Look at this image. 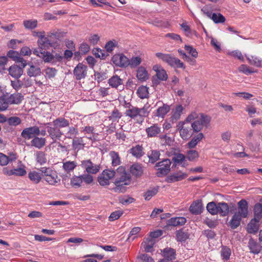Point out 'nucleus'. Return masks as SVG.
Returning <instances> with one entry per match:
<instances>
[{
    "mask_svg": "<svg viewBox=\"0 0 262 262\" xmlns=\"http://www.w3.org/2000/svg\"><path fill=\"white\" fill-rule=\"evenodd\" d=\"M160 154L158 150H152L150 154L148 155L149 162L154 163L157 161L160 158Z\"/></svg>",
    "mask_w": 262,
    "mask_h": 262,
    "instance_id": "e2e57ef3",
    "label": "nucleus"
},
{
    "mask_svg": "<svg viewBox=\"0 0 262 262\" xmlns=\"http://www.w3.org/2000/svg\"><path fill=\"white\" fill-rule=\"evenodd\" d=\"M163 256L168 260H172L176 258V251L174 249L167 247L162 251Z\"/></svg>",
    "mask_w": 262,
    "mask_h": 262,
    "instance_id": "a878e982",
    "label": "nucleus"
},
{
    "mask_svg": "<svg viewBox=\"0 0 262 262\" xmlns=\"http://www.w3.org/2000/svg\"><path fill=\"white\" fill-rule=\"evenodd\" d=\"M153 70L156 72V75L159 80L165 81L167 79L168 76L166 72L161 67L158 65L154 66Z\"/></svg>",
    "mask_w": 262,
    "mask_h": 262,
    "instance_id": "473e14b6",
    "label": "nucleus"
},
{
    "mask_svg": "<svg viewBox=\"0 0 262 262\" xmlns=\"http://www.w3.org/2000/svg\"><path fill=\"white\" fill-rule=\"evenodd\" d=\"M23 66L19 67L16 64L11 66L8 69L9 74L15 78H19L23 74Z\"/></svg>",
    "mask_w": 262,
    "mask_h": 262,
    "instance_id": "aec40b11",
    "label": "nucleus"
},
{
    "mask_svg": "<svg viewBox=\"0 0 262 262\" xmlns=\"http://www.w3.org/2000/svg\"><path fill=\"white\" fill-rule=\"evenodd\" d=\"M162 103V106H159L155 112V116L159 118H164L166 115L170 111V106L167 104H164L161 101L157 102L156 105Z\"/></svg>",
    "mask_w": 262,
    "mask_h": 262,
    "instance_id": "f3484780",
    "label": "nucleus"
},
{
    "mask_svg": "<svg viewBox=\"0 0 262 262\" xmlns=\"http://www.w3.org/2000/svg\"><path fill=\"white\" fill-rule=\"evenodd\" d=\"M219 213L221 216H226L229 212V207L225 202H220L218 203Z\"/></svg>",
    "mask_w": 262,
    "mask_h": 262,
    "instance_id": "ea45409f",
    "label": "nucleus"
},
{
    "mask_svg": "<svg viewBox=\"0 0 262 262\" xmlns=\"http://www.w3.org/2000/svg\"><path fill=\"white\" fill-rule=\"evenodd\" d=\"M45 62H52L53 54L49 51L43 50L41 58Z\"/></svg>",
    "mask_w": 262,
    "mask_h": 262,
    "instance_id": "052dcab7",
    "label": "nucleus"
},
{
    "mask_svg": "<svg viewBox=\"0 0 262 262\" xmlns=\"http://www.w3.org/2000/svg\"><path fill=\"white\" fill-rule=\"evenodd\" d=\"M81 166L84 169L86 174H96L99 172L100 166L99 165L94 164L91 160H82L81 162Z\"/></svg>",
    "mask_w": 262,
    "mask_h": 262,
    "instance_id": "0eeeda50",
    "label": "nucleus"
},
{
    "mask_svg": "<svg viewBox=\"0 0 262 262\" xmlns=\"http://www.w3.org/2000/svg\"><path fill=\"white\" fill-rule=\"evenodd\" d=\"M39 135V128L37 126L26 128L21 133V136L26 140H30Z\"/></svg>",
    "mask_w": 262,
    "mask_h": 262,
    "instance_id": "9d476101",
    "label": "nucleus"
},
{
    "mask_svg": "<svg viewBox=\"0 0 262 262\" xmlns=\"http://www.w3.org/2000/svg\"><path fill=\"white\" fill-rule=\"evenodd\" d=\"M16 155L14 153H11L9 156L0 152V165L2 166L7 165L9 162L14 161L16 159Z\"/></svg>",
    "mask_w": 262,
    "mask_h": 262,
    "instance_id": "bb28decb",
    "label": "nucleus"
},
{
    "mask_svg": "<svg viewBox=\"0 0 262 262\" xmlns=\"http://www.w3.org/2000/svg\"><path fill=\"white\" fill-rule=\"evenodd\" d=\"M36 160L40 165H42L46 163L47 159L45 154L41 151H38L35 155Z\"/></svg>",
    "mask_w": 262,
    "mask_h": 262,
    "instance_id": "338daca9",
    "label": "nucleus"
},
{
    "mask_svg": "<svg viewBox=\"0 0 262 262\" xmlns=\"http://www.w3.org/2000/svg\"><path fill=\"white\" fill-rule=\"evenodd\" d=\"M159 191V187H155L148 189L143 195L146 201L150 200L152 197L155 196Z\"/></svg>",
    "mask_w": 262,
    "mask_h": 262,
    "instance_id": "c03bdc74",
    "label": "nucleus"
},
{
    "mask_svg": "<svg viewBox=\"0 0 262 262\" xmlns=\"http://www.w3.org/2000/svg\"><path fill=\"white\" fill-rule=\"evenodd\" d=\"M112 61L117 67L126 68L129 66V59L123 54H116L112 57Z\"/></svg>",
    "mask_w": 262,
    "mask_h": 262,
    "instance_id": "1a4fd4ad",
    "label": "nucleus"
},
{
    "mask_svg": "<svg viewBox=\"0 0 262 262\" xmlns=\"http://www.w3.org/2000/svg\"><path fill=\"white\" fill-rule=\"evenodd\" d=\"M28 178L33 183L36 184L40 182L42 179V174L38 171L32 170L29 172Z\"/></svg>",
    "mask_w": 262,
    "mask_h": 262,
    "instance_id": "7c9ffc66",
    "label": "nucleus"
},
{
    "mask_svg": "<svg viewBox=\"0 0 262 262\" xmlns=\"http://www.w3.org/2000/svg\"><path fill=\"white\" fill-rule=\"evenodd\" d=\"M185 159L186 156L180 153L175 154L172 158V160L176 164H181L183 167L185 166Z\"/></svg>",
    "mask_w": 262,
    "mask_h": 262,
    "instance_id": "864d4df0",
    "label": "nucleus"
},
{
    "mask_svg": "<svg viewBox=\"0 0 262 262\" xmlns=\"http://www.w3.org/2000/svg\"><path fill=\"white\" fill-rule=\"evenodd\" d=\"M238 211L235 214H238L243 218H246L248 215V203L245 200H241L238 203Z\"/></svg>",
    "mask_w": 262,
    "mask_h": 262,
    "instance_id": "2eb2a0df",
    "label": "nucleus"
},
{
    "mask_svg": "<svg viewBox=\"0 0 262 262\" xmlns=\"http://www.w3.org/2000/svg\"><path fill=\"white\" fill-rule=\"evenodd\" d=\"M109 155L111 158L112 166H117L120 164V163H121L120 157L118 152H117L115 151H111L110 152Z\"/></svg>",
    "mask_w": 262,
    "mask_h": 262,
    "instance_id": "49530a36",
    "label": "nucleus"
},
{
    "mask_svg": "<svg viewBox=\"0 0 262 262\" xmlns=\"http://www.w3.org/2000/svg\"><path fill=\"white\" fill-rule=\"evenodd\" d=\"M54 126L57 128L66 127L69 126V121L63 117H59L53 121Z\"/></svg>",
    "mask_w": 262,
    "mask_h": 262,
    "instance_id": "58836bf2",
    "label": "nucleus"
},
{
    "mask_svg": "<svg viewBox=\"0 0 262 262\" xmlns=\"http://www.w3.org/2000/svg\"><path fill=\"white\" fill-rule=\"evenodd\" d=\"M171 164V161L168 159H164L157 163L156 165V167H158L157 176L158 177H162L167 174L170 170V167Z\"/></svg>",
    "mask_w": 262,
    "mask_h": 262,
    "instance_id": "6e6552de",
    "label": "nucleus"
},
{
    "mask_svg": "<svg viewBox=\"0 0 262 262\" xmlns=\"http://www.w3.org/2000/svg\"><path fill=\"white\" fill-rule=\"evenodd\" d=\"M121 113L117 109L115 108L112 112L111 116L108 117L109 120L112 121H118L122 117Z\"/></svg>",
    "mask_w": 262,
    "mask_h": 262,
    "instance_id": "69168bd1",
    "label": "nucleus"
},
{
    "mask_svg": "<svg viewBox=\"0 0 262 262\" xmlns=\"http://www.w3.org/2000/svg\"><path fill=\"white\" fill-rule=\"evenodd\" d=\"M242 218L238 214L234 213L229 222V225L231 228L232 229L237 228L240 225Z\"/></svg>",
    "mask_w": 262,
    "mask_h": 262,
    "instance_id": "4c0bfd02",
    "label": "nucleus"
},
{
    "mask_svg": "<svg viewBox=\"0 0 262 262\" xmlns=\"http://www.w3.org/2000/svg\"><path fill=\"white\" fill-rule=\"evenodd\" d=\"M115 174L116 172L114 170L104 169L97 177V181L102 186L108 185L110 184V180L115 176Z\"/></svg>",
    "mask_w": 262,
    "mask_h": 262,
    "instance_id": "423d86ee",
    "label": "nucleus"
},
{
    "mask_svg": "<svg viewBox=\"0 0 262 262\" xmlns=\"http://www.w3.org/2000/svg\"><path fill=\"white\" fill-rule=\"evenodd\" d=\"M260 220L253 218L248 224L246 230L248 233L255 234L256 233L259 228Z\"/></svg>",
    "mask_w": 262,
    "mask_h": 262,
    "instance_id": "a211bd4d",
    "label": "nucleus"
},
{
    "mask_svg": "<svg viewBox=\"0 0 262 262\" xmlns=\"http://www.w3.org/2000/svg\"><path fill=\"white\" fill-rule=\"evenodd\" d=\"M9 107L7 96L2 94L0 96V111H6Z\"/></svg>",
    "mask_w": 262,
    "mask_h": 262,
    "instance_id": "680f3d73",
    "label": "nucleus"
},
{
    "mask_svg": "<svg viewBox=\"0 0 262 262\" xmlns=\"http://www.w3.org/2000/svg\"><path fill=\"white\" fill-rule=\"evenodd\" d=\"M94 181L93 177L89 174H84L79 176H74L70 181L71 185L75 188H79L84 182L86 185H90Z\"/></svg>",
    "mask_w": 262,
    "mask_h": 262,
    "instance_id": "20e7f679",
    "label": "nucleus"
},
{
    "mask_svg": "<svg viewBox=\"0 0 262 262\" xmlns=\"http://www.w3.org/2000/svg\"><path fill=\"white\" fill-rule=\"evenodd\" d=\"M199 156V152L195 150H189L187 151L186 158L190 161H196Z\"/></svg>",
    "mask_w": 262,
    "mask_h": 262,
    "instance_id": "4d7b16f0",
    "label": "nucleus"
},
{
    "mask_svg": "<svg viewBox=\"0 0 262 262\" xmlns=\"http://www.w3.org/2000/svg\"><path fill=\"white\" fill-rule=\"evenodd\" d=\"M108 83L112 88H117L119 85L123 84V80L118 76L115 75L109 79Z\"/></svg>",
    "mask_w": 262,
    "mask_h": 262,
    "instance_id": "37998d69",
    "label": "nucleus"
},
{
    "mask_svg": "<svg viewBox=\"0 0 262 262\" xmlns=\"http://www.w3.org/2000/svg\"><path fill=\"white\" fill-rule=\"evenodd\" d=\"M129 152L135 158H140L144 155L143 147L142 145H136L129 149Z\"/></svg>",
    "mask_w": 262,
    "mask_h": 262,
    "instance_id": "c756f323",
    "label": "nucleus"
},
{
    "mask_svg": "<svg viewBox=\"0 0 262 262\" xmlns=\"http://www.w3.org/2000/svg\"><path fill=\"white\" fill-rule=\"evenodd\" d=\"M31 145L38 149L41 148L45 145L46 139L36 136L31 141Z\"/></svg>",
    "mask_w": 262,
    "mask_h": 262,
    "instance_id": "79ce46f5",
    "label": "nucleus"
},
{
    "mask_svg": "<svg viewBox=\"0 0 262 262\" xmlns=\"http://www.w3.org/2000/svg\"><path fill=\"white\" fill-rule=\"evenodd\" d=\"M206 209L211 215H216L219 213L218 204H216L214 202L208 203L207 204Z\"/></svg>",
    "mask_w": 262,
    "mask_h": 262,
    "instance_id": "de8ad7c7",
    "label": "nucleus"
},
{
    "mask_svg": "<svg viewBox=\"0 0 262 262\" xmlns=\"http://www.w3.org/2000/svg\"><path fill=\"white\" fill-rule=\"evenodd\" d=\"M38 21L37 19H27L23 21V25L25 29L32 30L36 28L37 26Z\"/></svg>",
    "mask_w": 262,
    "mask_h": 262,
    "instance_id": "a18cd8bd",
    "label": "nucleus"
},
{
    "mask_svg": "<svg viewBox=\"0 0 262 262\" xmlns=\"http://www.w3.org/2000/svg\"><path fill=\"white\" fill-rule=\"evenodd\" d=\"M7 55L16 62L21 63L23 68H25L27 66L26 60L19 56L18 52L14 50H10L8 52Z\"/></svg>",
    "mask_w": 262,
    "mask_h": 262,
    "instance_id": "6ab92c4d",
    "label": "nucleus"
},
{
    "mask_svg": "<svg viewBox=\"0 0 262 262\" xmlns=\"http://www.w3.org/2000/svg\"><path fill=\"white\" fill-rule=\"evenodd\" d=\"M41 73V70L38 67L30 65V68L28 70L27 74L30 77H36Z\"/></svg>",
    "mask_w": 262,
    "mask_h": 262,
    "instance_id": "3c124183",
    "label": "nucleus"
},
{
    "mask_svg": "<svg viewBox=\"0 0 262 262\" xmlns=\"http://www.w3.org/2000/svg\"><path fill=\"white\" fill-rule=\"evenodd\" d=\"M156 56L159 59L162 60L163 61L167 63L171 67L185 69L184 63L181 60L174 56H171L169 54H163L162 53H157Z\"/></svg>",
    "mask_w": 262,
    "mask_h": 262,
    "instance_id": "7ed1b4c3",
    "label": "nucleus"
},
{
    "mask_svg": "<svg viewBox=\"0 0 262 262\" xmlns=\"http://www.w3.org/2000/svg\"><path fill=\"white\" fill-rule=\"evenodd\" d=\"M188 176V174L183 172L181 171L174 172L169 175L166 179L167 183H174L176 182L181 181L185 179Z\"/></svg>",
    "mask_w": 262,
    "mask_h": 262,
    "instance_id": "ddd939ff",
    "label": "nucleus"
},
{
    "mask_svg": "<svg viewBox=\"0 0 262 262\" xmlns=\"http://www.w3.org/2000/svg\"><path fill=\"white\" fill-rule=\"evenodd\" d=\"M85 144L82 137H75L72 141V146L75 150H79L84 148Z\"/></svg>",
    "mask_w": 262,
    "mask_h": 262,
    "instance_id": "c9c22d12",
    "label": "nucleus"
},
{
    "mask_svg": "<svg viewBox=\"0 0 262 262\" xmlns=\"http://www.w3.org/2000/svg\"><path fill=\"white\" fill-rule=\"evenodd\" d=\"M93 52L96 57H98L102 59H104L107 56H108V54H106L105 51L98 48L94 49Z\"/></svg>",
    "mask_w": 262,
    "mask_h": 262,
    "instance_id": "774afa93",
    "label": "nucleus"
},
{
    "mask_svg": "<svg viewBox=\"0 0 262 262\" xmlns=\"http://www.w3.org/2000/svg\"><path fill=\"white\" fill-rule=\"evenodd\" d=\"M87 74L88 67L83 63H79L73 70V75L77 80L84 79L87 76Z\"/></svg>",
    "mask_w": 262,
    "mask_h": 262,
    "instance_id": "9b49d317",
    "label": "nucleus"
},
{
    "mask_svg": "<svg viewBox=\"0 0 262 262\" xmlns=\"http://www.w3.org/2000/svg\"><path fill=\"white\" fill-rule=\"evenodd\" d=\"M231 254V249L227 246H222L221 251V255L222 258L227 260L229 259Z\"/></svg>",
    "mask_w": 262,
    "mask_h": 262,
    "instance_id": "13d9d810",
    "label": "nucleus"
},
{
    "mask_svg": "<svg viewBox=\"0 0 262 262\" xmlns=\"http://www.w3.org/2000/svg\"><path fill=\"white\" fill-rule=\"evenodd\" d=\"M161 131V128L158 124H154L146 128L145 132L149 138L157 137Z\"/></svg>",
    "mask_w": 262,
    "mask_h": 262,
    "instance_id": "4be33fe9",
    "label": "nucleus"
},
{
    "mask_svg": "<svg viewBox=\"0 0 262 262\" xmlns=\"http://www.w3.org/2000/svg\"><path fill=\"white\" fill-rule=\"evenodd\" d=\"M186 223V219L184 217H172L167 221V225L178 226L184 225Z\"/></svg>",
    "mask_w": 262,
    "mask_h": 262,
    "instance_id": "cd10ccee",
    "label": "nucleus"
},
{
    "mask_svg": "<svg viewBox=\"0 0 262 262\" xmlns=\"http://www.w3.org/2000/svg\"><path fill=\"white\" fill-rule=\"evenodd\" d=\"M7 122L9 125L16 126L21 124V120L18 117L12 116L7 118Z\"/></svg>",
    "mask_w": 262,
    "mask_h": 262,
    "instance_id": "bf43d9fd",
    "label": "nucleus"
},
{
    "mask_svg": "<svg viewBox=\"0 0 262 262\" xmlns=\"http://www.w3.org/2000/svg\"><path fill=\"white\" fill-rule=\"evenodd\" d=\"M148 88L146 86H140L137 89V94L141 99L147 98L148 96Z\"/></svg>",
    "mask_w": 262,
    "mask_h": 262,
    "instance_id": "8fccbe9b",
    "label": "nucleus"
},
{
    "mask_svg": "<svg viewBox=\"0 0 262 262\" xmlns=\"http://www.w3.org/2000/svg\"><path fill=\"white\" fill-rule=\"evenodd\" d=\"M136 76L138 79L141 81H145L149 78L148 72L143 67H140L138 68Z\"/></svg>",
    "mask_w": 262,
    "mask_h": 262,
    "instance_id": "2f4dec72",
    "label": "nucleus"
},
{
    "mask_svg": "<svg viewBox=\"0 0 262 262\" xmlns=\"http://www.w3.org/2000/svg\"><path fill=\"white\" fill-rule=\"evenodd\" d=\"M77 166V163L75 161H67L63 163V168L67 172L73 171Z\"/></svg>",
    "mask_w": 262,
    "mask_h": 262,
    "instance_id": "603ef678",
    "label": "nucleus"
},
{
    "mask_svg": "<svg viewBox=\"0 0 262 262\" xmlns=\"http://www.w3.org/2000/svg\"><path fill=\"white\" fill-rule=\"evenodd\" d=\"M254 214L255 219L260 220L262 216V204L256 203L254 207Z\"/></svg>",
    "mask_w": 262,
    "mask_h": 262,
    "instance_id": "6e6d98bb",
    "label": "nucleus"
},
{
    "mask_svg": "<svg viewBox=\"0 0 262 262\" xmlns=\"http://www.w3.org/2000/svg\"><path fill=\"white\" fill-rule=\"evenodd\" d=\"M203 138H204V134L202 133H199L187 143L186 146L189 148H194Z\"/></svg>",
    "mask_w": 262,
    "mask_h": 262,
    "instance_id": "b1692460",
    "label": "nucleus"
},
{
    "mask_svg": "<svg viewBox=\"0 0 262 262\" xmlns=\"http://www.w3.org/2000/svg\"><path fill=\"white\" fill-rule=\"evenodd\" d=\"M184 110V107L182 105H177L172 111L171 120L172 121H177L180 119L181 114Z\"/></svg>",
    "mask_w": 262,
    "mask_h": 262,
    "instance_id": "e433bc0d",
    "label": "nucleus"
},
{
    "mask_svg": "<svg viewBox=\"0 0 262 262\" xmlns=\"http://www.w3.org/2000/svg\"><path fill=\"white\" fill-rule=\"evenodd\" d=\"M45 179L49 184L52 185L57 183L59 181L58 176L55 171H53L49 175L47 176Z\"/></svg>",
    "mask_w": 262,
    "mask_h": 262,
    "instance_id": "a19ab883",
    "label": "nucleus"
},
{
    "mask_svg": "<svg viewBox=\"0 0 262 262\" xmlns=\"http://www.w3.org/2000/svg\"><path fill=\"white\" fill-rule=\"evenodd\" d=\"M8 105L19 104L23 100L24 96L20 93L13 94L7 97Z\"/></svg>",
    "mask_w": 262,
    "mask_h": 262,
    "instance_id": "5701e85b",
    "label": "nucleus"
},
{
    "mask_svg": "<svg viewBox=\"0 0 262 262\" xmlns=\"http://www.w3.org/2000/svg\"><path fill=\"white\" fill-rule=\"evenodd\" d=\"M3 173L8 176H15L18 177L24 176L27 174L26 169L22 167L8 169L7 168L3 169Z\"/></svg>",
    "mask_w": 262,
    "mask_h": 262,
    "instance_id": "dca6fc26",
    "label": "nucleus"
},
{
    "mask_svg": "<svg viewBox=\"0 0 262 262\" xmlns=\"http://www.w3.org/2000/svg\"><path fill=\"white\" fill-rule=\"evenodd\" d=\"M130 172L136 177H140L143 173V169L141 164L138 163L133 164L130 167Z\"/></svg>",
    "mask_w": 262,
    "mask_h": 262,
    "instance_id": "c85d7f7f",
    "label": "nucleus"
},
{
    "mask_svg": "<svg viewBox=\"0 0 262 262\" xmlns=\"http://www.w3.org/2000/svg\"><path fill=\"white\" fill-rule=\"evenodd\" d=\"M150 105L147 103L145 104L142 108H139L133 106L129 103L125 104V107L127 109L125 112V115L132 119H136L139 117L138 122H142L144 118L147 117L149 114L148 109Z\"/></svg>",
    "mask_w": 262,
    "mask_h": 262,
    "instance_id": "f257e3e1",
    "label": "nucleus"
},
{
    "mask_svg": "<svg viewBox=\"0 0 262 262\" xmlns=\"http://www.w3.org/2000/svg\"><path fill=\"white\" fill-rule=\"evenodd\" d=\"M211 117L203 113H200V117L198 120H194L191 123V127L194 133H199L204 128H207L210 126Z\"/></svg>",
    "mask_w": 262,
    "mask_h": 262,
    "instance_id": "f03ea898",
    "label": "nucleus"
},
{
    "mask_svg": "<svg viewBox=\"0 0 262 262\" xmlns=\"http://www.w3.org/2000/svg\"><path fill=\"white\" fill-rule=\"evenodd\" d=\"M248 247L250 250V252L257 254L261 250L262 247L256 241L251 238L248 242Z\"/></svg>",
    "mask_w": 262,
    "mask_h": 262,
    "instance_id": "393cba45",
    "label": "nucleus"
},
{
    "mask_svg": "<svg viewBox=\"0 0 262 262\" xmlns=\"http://www.w3.org/2000/svg\"><path fill=\"white\" fill-rule=\"evenodd\" d=\"M215 24L223 23L225 21V17L221 13H213L212 15V19Z\"/></svg>",
    "mask_w": 262,
    "mask_h": 262,
    "instance_id": "0e129e2a",
    "label": "nucleus"
},
{
    "mask_svg": "<svg viewBox=\"0 0 262 262\" xmlns=\"http://www.w3.org/2000/svg\"><path fill=\"white\" fill-rule=\"evenodd\" d=\"M176 238L178 242H184L189 238V234L187 232L181 229L176 232Z\"/></svg>",
    "mask_w": 262,
    "mask_h": 262,
    "instance_id": "09e8293b",
    "label": "nucleus"
},
{
    "mask_svg": "<svg viewBox=\"0 0 262 262\" xmlns=\"http://www.w3.org/2000/svg\"><path fill=\"white\" fill-rule=\"evenodd\" d=\"M249 63L256 67H261V60L258 57L254 56H247Z\"/></svg>",
    "mask_w": 262,
    "mask_h": 262,
    "instance_id": "5fc2aeb1",
    "label": "nucleus"
},
{
    "mask_svg": "<svg viewBox=\"0 0 262 262\" xmlns=\"http://www.w3.org/2000/svg\"><path fill=\"white\" fill-rule=\"evenodd\" d=\"M177 130L179 132L181 138L184 140H188L191 137V125L185 121H180L176 126Z\"/></svg>",
    "mask_w": 262,
    "mask_h": 262,
    "instance_id": "39448f33",
    "label": "nucleus"
},
{
    "mask_svg": "<svg viewBox=\"0 0 262 262\" xmlns=\"http://www.w3.org/2000/svg\"><path fill=\"white\" fill-rule=\"evenodd\" d=\"M203 210L202 202L200 200L194 201L189 207L190 212L195 215H198L202 213Z\"/></svg>",
    "mask_w": 262,
    "mask_h": 262,
    "instance_id": "412c9836",
    "label": "nucleus"
},
{
    "mask_svg": "<svg viewBox=\"0 0 262 262\" xmlns=\"http://www.w3.org/2000/svg\"><path fill=\"white\" fill-rule=\"evenodd\" d=\"M120 172L121 173V176L119 177H117L115 182L117 184H121L123 185H129L130 183V177L129 174L127 173L125 171V169L121 166L117 169V172Z\"/></svg>",
    "mask_w": 262,
    "mask_h": 262,
    "instance_id": "f8f14e48",
    "label": "nucleus"
},
{
    "mask_svg": "<svg viewBox=\"0 0 262 262\" xmlns=\"http://www.w3.org/2000/svg\"><path fill=\"white\" fill-rule=\"evenodd\" d=\"M155 244L154 239L147 238L141 244V247L144 249L146 252H151L152 251L153 246Z\"/></svg>",
    "mask_w": 262,
    "mask_h": 262,
    "instance_id": "72a5a7b5",
    "label": "nucleus"
},
{
    "mask_svg": "<svg viewBox=\"0 0 262 262\" xmlns=\"http://www.w3.org/2000/svg\"><path fill=\"white\" fill-rule=\"evenodd\" d=\"M37 43L41 49H46L49 48L50 47H53L54 48L59 46L57 42H52L49 39L48 37L45 36V35L42 36V37L38 38L37 40Z\"/></svg>",
    "mask_w": 262,
    "mask_h": 262,
    "instance_id": "4468645a",
    "label": "nucleus"
},
{
    "mask_svg": "<svg viewBox=\"0 0 262 262\" xmlns=\"http://www.w3.org/2000/svg\"><path fill=\"white\" fill-rule=\"evenodd\" d=\"M48 132L50 137L54 140L60 138L62 135L59 128L55 126L54 127H49L48 128Z\"/></svg>",
    "mask_w": 262,
    "mask_h": 262,
    "instance_id": "f704fd0d",
    "label": "nucleus"
}]
</instances>
